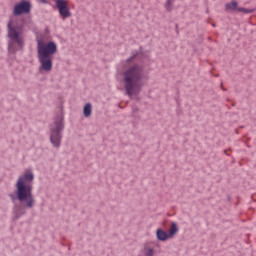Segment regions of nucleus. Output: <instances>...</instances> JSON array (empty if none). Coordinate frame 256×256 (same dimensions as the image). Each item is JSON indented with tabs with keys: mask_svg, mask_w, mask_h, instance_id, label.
Masks as SVG:
<instances>
[{
	"mask_svg": "<svg viewBox=\"0 0 256 256\" xmlns=\"http://www.w3.org/2000/svg\"><path fill=\"white\" fill-rule=\"evenodd\" d=\"M34 179L33 172H26L16 181L14 193L8 194L12 203H15V201L20 203L14 206L13 213L23 216L27 214L25 209H33L35 207V197L33 196Z\"/></svg>",
	"mask_w": 256,
	"mask_h": 256,
	"instance_id": "obj_1",
	"label": "nucleus"
},
{
	"mask_svg": "<svg viewBox=\"0 0 256 256\" xmlns=\"http://www.w3.org/2000/svg\"><path fill=\"white\" fill-rule=\"evenodd\" d=\"M124 89L128 97H132L141 91L139 83L145 79V67L141 64H133L122 73Z\"/></svg>",
	"mask_w": 256,
	"mask_h": 256,
	"instance_id": "obj_2",
	"label": "nucleus"
},
{
	"mask_svg": "<svg viewBox=\"0 0 256 256\" xmlns=\"http://www.w3.org/2000/svg\"><path fill=\"white\" fill-rule=\"evenodd\" d=\"M38 61L40 63L39 71L49 73L53 70V55L57 53V43L54 41H37Z\"/></svg>",
	"mask_w": 256,
	"mask_h": 256,
	"instance_id": "obj_3",
	"label": "nucleus"
},
{
	"mask_svg": "<svg viewBox=\"0 0 256 256\" xmlns=\"http://www.w3.org/2000/svg\"><path fill=\"white\" fill-rule=\"evenodd\" d=\"M23 24H16L13 19H10L7 24L8 34L7 37L10 39L8 42V51L12 55H15L17 51H23L25 47V40H23Z\"/></svg>",
	"mask_w": 256,
	"mask_h": 256,
	"instance_id": "obj_4",
	"label": "nucleus"
},
{
	"mask_svg": "<svg viewBox=\"0 0 256 256\" xmlns=\"http://www.w3.org/2000/svg\"><path fill=\"white\" fill-rule=\"evenodd\" d=\"M63 131H65V115L57 114L54 122L50 124V143L55 149L61 147L63 141Z\"/></svg>",
	"mask_w": 256,
	"mask_h": 256,
	"instance_id": "obj_5",
	"label": "nucleus"
},
{
	"mask_svg": "<svg viewBox=\"0 0 256 256\" xmlns=\"http://www.w3.org/2000/svg\"><path fill=\"white\" fill-rule=\"evenodd\" d=\"M177 233H179V227L177 226V222H172L168 233L162 228H158L156 230V239L158 241L165 242L168 241V239H173V237H175Z\"/></svg>",
	"mask_w": 256,
	"mask_h": 256,
	"instance_id": "obj_6",
	"label": "nucleus"
},
{
	"mask_svg": "<svg viewBox=\"0 0 256 256\" xmlns=\"http://www.w3.org/2000/svg\"><path fill=\"white\" fill-rule=\"evenodd\" d=\"M31 2L28 0H21L16 3L13 8L14 17H21V15H29L31 13Z\"/></svg>",
	"mask_w": 256,
	"mask_h": 256,
	"instance_id": "obj_7",
	"label": "nucleus"
},
{
	"mask_svg": "<svg viewBox=\"0 0 256 256\" xmlns=\"http://www.w3.org/2000/svg\"><path fill=\"white\" fill-rule=\"evenodd\" d=\"M55 7L58 9V13L62 19H69L71 17V10L67 0H55Z\"/></svg>",
	"mask_w": 256,
	"mask_h": 256,
	"instance_id": "obj_8",
	"label": "nucleus"
},
{
	"mask_svg": "<svg viewBox=\"0 0 256 256\" xmlns=\"http://www.w3.org/2000/svg\"><path fill=\"white\" fill-rule=\"evenodd\" d=\"M226 10L233 11V13H244V15H251L255 13V9L239 7V3L233 0L231 3L225 4Z\"/></svg>",
	"mask_w": 256,
	"mask_h": 256,
	"instance_id": "obj_9",
	"label": "nucleus"
},
{
	"mask_svg": "<svg viewBox=\"0 0 256 256\" xmlns=\"http://www.w3.org/2000/svg\"><path fill=\"white\" fill-rule=\"evenodd\" d=\"M91 113H93V106L91 103H86L83 108L84 117H91Z\"/></svg>",
	"mask_w": 256,
	"mask_h": 256,
	"instance_id": "obj_10",
	"label": "nucleus"
},
{
	"mask_svg": "<svg viewBox=\"0 0 256 256\" xmlns=\"http://www.w3.org/2000/svg\"><path fill=\"white\" fill-rule=\"evenodd\" d=\"M175 0H166L165 9L168 13H171L173 11V2Z\"/></svg>",
	"mask_w": 256,
	"mask_h": 256,
	"instance_id": "obj_11",
	"label": "nucleus"
},
{
	"mask_svg": "<svg viewBox=\"0 0 256 256\" xmlns=\"http://www.w3.org/2000/svg\"><path fill=\"white\" fill-rule=\"evenodd\" d=\"M144 253L146 256H153V254L155 253V250H153V248H149V247L145 246Z\"/></svg>",
	"mask_w": 256,
	"mask_h": 256,
	"instance_id": "obj_12",
	"label": "nucleus"
},
{
	"mask_svg": "<svg viewBox=\"0 0 256 256\" xmlns=\"http://www.w3.org/2000/svg\"><path fill=\"white\" fill-rule=\"evenodd\" d=\"M139 55V51L135 50L132 52V55L130 56V59L132 61H135V59H137V56Z\"/></svg>",
	"mask_w": 256,
	"mask_h": 256,
	"instance_id": "obj_13",
	"label": "nucleus"
},
{
	"mask_svg": "<svg viewBox=\"0 0 256 256\" xmlns=\"http://www.w3.org/2000/svg\"><path fill=\"white\" fill-rule=\"evenodd\" d=\"M21 214L14 213L13 221H18V219H21Z\"/></svg>",
	"mask_w": 256,
	"mask_h": 256,
	"instance_id": "obj_14",
	"label": "nucleus"
},
{
	"mask_svg": "<svg viewBox=\"0 0 256 256\" xmlns=\"http://www.w3.org/2000/svg\"><path fill=\"white\" fill-rule=\"evenodd\" d=\"M40 1H41V3H44V5H47L49 3V1H47V0H40Z\"/></svg>",
	"mask_w": 256,
	"mask_h": 256,
	"instance_id": "obj_15",
	"label": "nucleus"
},
{
	"mask_svg": "<svg viewBox=\"0 0 256 256\" xmlns=\"http://www.w3.org/2000/svg\"><path fill=\"white\" fill-rule=\"evenodd\" d=\"M126 63H133V60L129 57V58L126 60Z\"/></svg>",
	"mask_w": 256,
	"mask_h": 256,
	"instance_id": "obj_16",
	"label": "nucleus"
},
{
	"mask_svg": "<svg viewBox=\"0 0 256 256\" xmlns=\"http://www.w3.org/2000/svg\"><path fill=\"white\" fill-rule=\"evenodd\" d=\"M224 153H227V150H224Z\"/></svg>",
	"mask_w": 256,
	"mask_h": 256,
	"instance_id": "obj_17",
	"label": "nucleus"
},
{
	"mask_svg": "<svg viewBox=\"0 0 256 256\" xmlns=\"http://www.w3.org/2000/svg\"><path fill=\"white\" fill-rule=\"evenodd\" d=\"M178 25L176 24V29H177Z\"/></svg>",
	"mask_w": 256,
	"mask_h": 256,
	"instance_id": "obj_18",
	"label": "nucleus"
}]
</instances>
